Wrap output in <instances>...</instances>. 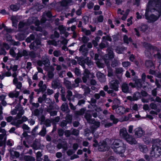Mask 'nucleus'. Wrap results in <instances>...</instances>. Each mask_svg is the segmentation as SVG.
<instances>
[{"mask_svg": "<svg viewBox=\"0 0 161 161\" xmlns=\"http://www.w3.org/2000/svg\"><path fill=\"white\" fill-rule=\"evenodd\" d=\"M37 64L40 66L44 65V69L45 70H48V68L51 66H50L49 60L47 56L42 57V60H39L37 61Z\"/></svg>", "mask_w": 161, "mask_h": 161, "instance_id": "obj_2", "label": "nucleus"}, {"mask_svg": "<svg viewBox=\"0 0 161 161\" xmlns=\"http://www.w3.org/2000/svg\"><path fill=\"white\" fill-rule=\"evenodd\" d=\"M107 52L108 53L107 55L108 56V58L111 59L114 57V53L110 48H108L107 49Z\"/></svg>", "mask_w": 161, "mask_h": 161, "instance_id": "obj_32", "label": "nucleus"}, {"mask_svg": "<svg viewBox=\"0 0 161 161\" xmlns=\"http://www.w3.org/2000/svg\"><path fill=\"white\" fill-rule=\"evenodd\" d=\"M81 31L86 35L89 36L91 34V31L90 30H87L86 28L81 27Z\"/></svg>", "mask_w": 161, "mask_h": 161, "instance_id": "obj_41", "label": "nucleus"}, {"mask_svg": "<svg viewBox=\"0 0 161 161\" xmlns=\"http://www.w3.org/2000/svg\"><path fill=\"white\" fill-rule=\"evenodd\" d=\"M153 3L154 4V6L157 8L158 4H161V0H153Z\"/></svg>", "mask_w": 161, "mask_h": 161, "instance_id": "obj_52", "label": "nucleus"}, {"mask_svg": "<svg viewBox=\"0 0 161 161\" xmlns=\"http://www.w3.org/2000/svg\"><path fill=\"white\" fill-rule=\"evenodd\" d=\"M67 93L66 97L69 101H70L71 99L70 97L72 95V93L71 91L68 90L67 91Z\"/></svg>", "mask_w": 161, "mask_h": 161, "instance_id": "obj_63", "label": "nucleus"}, {"mask_svg": "<svg viewBox=\"0 0 161 161\" xmlns=\"http://www.w3.org/2000/svg\"><path fill=\"white\" fill-rule=\"evenodd\" d=\"M129 134L125 128H123L121 129L119 131V136L120 137L125 139L129 136Z\"/></svg>", "mask_w": 161, "mask_h": 161, "instance_id": "obj_13", "label": "nucleus"}, {"mask_svg": "<svg viewBox=\"0 0 161 161\" xmlns=\"http://www.w3.org/2000/svg\"><path fill=\"white\" fill-rule=\"evenodd\" d=\"M13 84L16 86V88L19 90L21 89L22 86V83L18 81V79L13 80Z\"/></svg>", "mask_w": 161, "mask_h": 161, "instance_id": "obj_22", "label": "nucleus"}, {"mask_svg": "<svg viewBox=\"0 0 161 161\" xmlns=\"http://www.w3.org/2000/svg\"><path fill=\"white\" fill-rule=\"evenodd\" d=\"M35 38V36L33 35H31L30 36L26 39V41L28 42H30Z\"/></svg>", "mask_w": 161, "mask_h": 161, "instance_id": "obj_57", "label": "nucleus"}, {"mask_svg": "<svg viewBox=\"0 0 161 161\" xmlns=\"http://www.w3.org/2000/svg\"><path fill=\"white\" fill-rule=\"evenodd\" d=\"M85 62L86 63V64L89 66H91L93 65V63L91 61V60L88 59V58H87L85 59Z\"/></svg>", "mask_w": 161, "mask_h": 161, "instance_id": "obj_64", "label": "nucleus"}, {"mask_svg": "<svg viewBox=\"0 0 161 161\" xmlns=\"http://www.w3.org/2000/svg\"><path fill=\"white\" fill-rule=\"evenodd\" d=\"M24 159L26 161H35V158L31 156H25Z\"/></svg>", "mask_w": 161, "mask_h": 161, "instance_id": "obj_39", "label": "nucleus"}, {"mask_svg": "<svg viewBox=\"0 0 161 161\" xmlns=\"http://www.w3.org/2000/svg\"><path fill=\"white\" fill-rule=\"evenodd\" d=\"M113 110H115L117 114L122 115L125 113V108L123 106H120L117 107L116 105H113L112 107Z\"/></svg>", "mask_w": 161, "mask_h": 161, "instance_id": "obj_9", "label": "nucleus"}, {"mask_svg": "<svg viewBox=\"0 0 161 161\" xmlns=\"http://www.w3.org/2000/svg\"><path fill=\"white\" fill-rule=\"evenodd\" d=\"M135 135L138 137H140L144 135L145 132L141 128H137L135 129Z\"/></svg>", "mask_w": 161, "mask_h": 161, "instance_id": "obj_16", "label": "nucleus"}, {"mask_svg": "<svg viewBox=\"0 0 161 161\" xmlns=\"http://www.w3.org/2000/svg\"><path fill=\"white\" fill-rule=\"evenodd\" d=\"M122 64L124 67H127L130 65V63L128 61L124 62L122 63Z\"/></svg>", "mask_w": 161, "mask_h": 161, "instance_id": "obj_61", "label": "nucleus"}, {"mask_svg": "<svg viewBox=\"0 0 161 161\" xmlns=\"http://www.w3.org/2000/svg\"><path fill=\"white\" fill-rule=\"evenodd\" d=\"M46 95L45 94H43L42 97H40L38 98V102L42 103V102L45 100L46 98Z\"/></svg>", "mask_w": 161, "mask_h": 161, "instance_id": "obj_45", "label": "nucleus"}, {"mask_svg": "<svg viewBox=\"0 0 161 161\" xmlns=\"http://www.w3.org/2000/svg\"><path fill=\"white\" fill-rule=\"evenodd\" d=\"M101 123L102 124L104 125V126L105 127H108L111 126L113 125V124L111 123H107L105 124H104V121H102L101 122Z\"/></svg>", "mask_w": 161, "mask_h": 161, "instance_id": "obj_60", "label": "nucleus"}, {"mask_svg": "<svg viewBox=\"0 0 161 161\" xmlns=\"http://www.w3.org/2000/svg\"><path fill=\"white\" fill-rule=\"evenodd\" d=\"M57 148L59 149L63 148L64 150H66L67 148V144L64 142L59 143L57 145Z\"/></svg>", "mask_w": 161, "mask_h": 161, "instance_id": "obj_30", "label": "nucleus"}, {"mask_svg": "<svg viewBox=\"0 0 161 161\" xmlns=\"http://www.w3.org/2000/svg\"><path fill=\"white\" fill-rule=\"evenodd\" d=\"M19 94V92L18 91H15L10 92L8 95V96L10 98L17 97Z\"/></svg>", "mask_w": 161, "mask_h": 161, "instance_id": "obj_31", "label": "nucleus"}, {"mask_svg": "<svg viewBox=\"0 0 161 161\" xmlns=\"http://www.w3.org/2000/svg\"><path fill=\"white\" fill-rule=\"evenodd\" d=\"M53 103H52L49 104V105L47 110V112H50L51 111H52L53 110V109L54 107L53 106Z\"/></svg>", "mask_w": 161, "mask_h": 161, "instance_id": "obj_59", "label": "nucleus"}, {"mask_svg": "<svg viewBox=\"0 0 161 161\" xmlns=\"http://www.w3.org/2000/svg\"><path fill=\"white\" fill-rule=\"evenodd\" d=\"M90 74L89 71L87 69H85L83 74V76L82 77L83 81L84 83H86L87 82V79L89 77Z\"/></svg>", "mask_w": 161, "mask_h": 161, "instance_id": "obj_19", "label": "nucleus"}, {"mask_svg": "<svg viewBox=\"0 0 161 161\" xmlns=\"http://www.w3.org/2000/svg\"><path fill=\"white\" fill-rule=\"evenodd\" d=\"M97 76L99 80L102 82H104L106 81V78L105 75L100 72L97 73Z\"/></svg>", "mask_w": 161, "mask_h": 161, "instance_id": "obj_20", "label": "nucleus"}, {"mask_svg": "<svg viewBox=\"0 0 161 161\" xmlns=\"http://www.w3.org/2000/svg\"><path fill=\"white\" fill-rule=\"evenodd\" d=\"M72 3V0H64L61 2V5L63 6H66L70 5Z\"/></svg>", "mask_w": 161, "mask_h": 161, "instance_id": "obj_33", "label": "nucleus"}, {"mask_svg": "<svg viewBox=\"0 0 161 161\" xmlns=\"http://www.w3.org/2000/svg\"><path fill=\"white\" fill-rule=\"evenodd\" d=\"M27 55V53L25 50H24L22 52V54L20 53H19L17 54V57L19 58L21 57L22 56H25Z\"/></svg>", "mask_w": 161, "mask_h": 161, "instance_id": "obj_47", "label": "nucleus"}, {"mask_svg": "<svg viewBox=\"0 0 161 161\" xmlns=\"http://www.w3.org/2000/svg\"><path fill=\"white\" fill-rule=\"evenodd\" d=\"M11 19L12 21L13 26L17 27L18 22L19 20V17L18 16H13L11 17Z\"/></svg>", "mask_w": 161, "mask_h": 161, "instance_id": "obj_23", "label": "nucleus"}, {"mask_svg": "<svg viewBox=\"0 0 161 161\" xmlns=\"http://www.w3.org/2000/svg\"><path fill=\"white\" fill-rule=\"evenodd\" d=\"M110 140L108 139H106L105 141H101L99 143L98 149L99 151L105 152L107 151L109 148L107 142Z\"/></svg>", "mask_w": 161, "mask_h": 161, "instance_id": "obj_4", "label": "nucleus"}, {"mask_svg": "<svg viewBox=\"0 0 161 161\" xmlns=\"http://www.w3.org/2000/svg\"><path fill=\"white\" fill-rule=\"evenodd\" d=\"M161 15V4H158L157 8L153 3V0H150L145 14L146 18L150 22H154L157 20Z\"/></svg>", "mask_w": 161, "mask_h": 161, "instance_id": "obj_1", "label": "nucleus"}, {"mask_svg": "<svg viewBox=\"0 0 161 161\" xmlns=\"http://www.w3.org/2000/svg\"><path fill=\"white\" fill-rule=\"evenodd\" d=\"M119 81L117 80H111L109 83V88L115 91H118L119 90Z\"/></svg>", "mask_w": 161, "mask_h": 161, "instance_id": "obj_8", "label": "nucleus"}, {"mask_svg": "<svg viewBox=\"0 0 161 161\" xmlns=\"http://www.w3.org/2000/svg\"><path fill=\"white\" fill-rule=\"evenodd\" d=\"M7 139V134L6 131L0 134V141L4 144Z\"/></svg>", "mask_w": 161, "mask_h": 161, "instance_id": "obj_27", "label": "nucleus"}, {"mask_svg": "<svg viewBox=\"0 0 161 161\" xmlns=\"http://www.w3.org/2000/svg\"><path fill=\"white\" fill-rule=\"evenodd\" d=\"M124 143L119 139H115L111 145V148L114 150L117 147L122 146Z\"/></svg>", "mask_w": 161, "mask_h": 161, "instance_id": "obj_12", "label": "nucleus"}, {"mask_svg": "<svg viewBox=\"0 0 161 161\" xmlns=\"http://www.w3.org/2000/svg\"><path fill=\"white\" fill-rule=\"evenodd\" d=\"M58 29L60 31V34H64L65 33V36L67 37L68 36V33L67 32H65V30L64 28V27L63 26V25H61L58 26Z\"/></svg>", "mask_w": 161, "mask_h": 161, "instance_id": "obj_37", "label": "nucleus"}, {"mask_svg": "<svg viewBox=\"0 0 161 161\" xmlns=\"http://www.w3.org/2000/svg\"><path fill=\"white\" fill-rule=\"evenodd\" d=\"M10 155L11 157L13 158H18L20 156L19 153V152L13 150L11 151Z\"/></svg>", "mask_w": 161, "mask_h": 161, "instance_id": "obj_35", "label": "nucleus"}, {"mask_svg": "<svg viewBox=\"0 0 161 161\" xmlns=\"http://www.w3.org/2000/svg\"><path fill=\"white\" fill-rule=\"evenodd\" d=\"M78 61L79 64L82 66L83 68H85L84 65V63L85 62V59L84 60L83 58H79L78 59Z\"/></svg>", "mask_w": 161, "mask_h": 161, "instance_id": "obj_40", "label": "nucleus"}, {"mask_svg": "<svg viewBox=\"0 0 161 161\" xmlns=\"http://www.w3.org/2000/svg\"><path fill=\"white\" fill-rule=\"evenodd\" d=\"M98 57L99 55L97 54H95L94 59L96 60V64L98 67L103 68L104 66V64L102 63V60H100L98 58Z\"/></svg>", "mask_w": 161, "mask_h": 161, "instance_id": "obj_17", "label": "nucleus"}, {"mask_svg": "<svg viewBox=\"0 0 161 161\" xmlns=\"http://www.w3.org/2000/svg\"><path fill=\"white\" fill-rule=\"evenodd\" d=\"M145 65L147 67H151L152 68V69L154 68L153 63L151 60L146 61L145 62Z\"/></svg>", "mask_w": 161, "mask_h": 161, "instance_id": "obj_38", "label": "nucleus"}, {"mask_svg": "<svg viewBox=\"0 0 161 161\" xmlns=\"http://www.w3.org/2000/svg\"><path fill=\"white\" fill-rule=\"evenodd\" d=\"M129 12L130 10L128 9L124 13L123 10H122L120 8H118L117 10V14L118 15H122L121 19L123 20H125L126 19Z\"/></svg>", "mask_w": 161, "mask_h": 161, "instance_id": "obj_11", "label": "nucleus"}, {"mask_svg": "<svg viewBox=\"0 0 161 161\" xmlns=\"http://www.w3.org/2000/svg\"><path fill=\"white\" fill-rule=\"evenodd\" d=\"M38 86L39 87V89H36L34 90L35 92H37V94H39L41 92H43L46 90V85L45 84H43V82L42 81H40L39 82Z\"/></svg>", "mask_w": 161, "mask_h": 161, "instance_id": "obj_10", "label": "nucleus"}, {"mask_svg": "<svg viewBox=\"0 0 161 161\" xmlns=\"http://www.w3.org/2000/svg\"><path fill=\"white\" fill-rule=\"evenodd\" d=\"M111 121H113V123L116 124L118 122V119L116 118L114 116L113 114H111L109 117Z\"/></svg>", "mask_w": 161, "mask_h": 161, "instance_id": "obj_43", "label": "nucleus"}, {"mask_svg": "<svg viewBox=\"0 0 161 161\" xmlns=\"http://www.w3.org/2000/svg\"><path fill=\"white\" fill-rule=\"evenodd\" d=\"M102 40L104 42L105 40H107L111 42L112 41V38L111 37L108 35L103 36L102 37Z\"/></svg>", "mask_w": 161, "mask_h": 161, "instance_id": "obj_55", "label": "nucleus"}, {"mask_svg": "<svg viewBox=\"0 0 161 161\" xmlns=\"http://www.w3.org/2000/svg\"><path fill=\"white\" fill-rule=\"evenodd\" d=\"M23 122V121L21 119L18 120L17 121H13L11 123V124L14 125L15 126L17 127H19V125L22 124Z\"/></svg>", "mask_w": 161, "mask_h": 161, "instance_id": "obj_36", "label": "nucleus"}, {"mask_svg": "<svg viewBox=\"0 0 161 161\" xmlns=\"http://www.w3.org/2000/svg\"><path fill=\"white\" fill-rule=\"evenodd\" d=\"M85 117L88 123H90L92 121L91 119V116L90 114L88 113H86Z\"/></svg>", "mask_w": 161, "mask_h": 161, "instance_id": "obj_44", "label": "nucleus"}, {"mask_svg": "<svg viewBox=\"0 0 161 161\" xmlns=\"http://www.w3.org/2000/svg\"><path fill=\"white\" fill-rule=\"evenodd\" d=\"M28 22L29 24L35 23L36 26L39 25L40 24L39 21L36 18L34 17L29 18L28 19Z\"/></svg>", "mask_w": 161, "mask_h": 161, "instance_id": "obj_24", "label": "nucleus"}, {"mask_svg": "<svg viewBox=\"0 0 161 161\" xmlns=\"http://www.w3.org/2000/svg\"><path fill=\"white\" fill-rule=\"evenodd\" d=\"M140 97V94L139 92H136L133 95V99L135 100H137Z\"/></svg>", "mask_w": 161, "mask_h": 161, "instance_id": "obj_49", "label": "nucleus"}, {"mask_svg": "<svg viewBox=\"0 0 161 161\" xmlns=\"http://www.w3.org/2000/svg\"><path fill=\"white\" fill-rule=\"evenodd\" d=\"M123 40L124 42L127 44H128L130 42H131L132 41L131 38H128L126 35H125L124 36Z\"/></svg>", "mask_w": 161, "mask_h": 161, "instance_id": "obj_42", "label": "nucleus"}, {"mask_svg": "<svg viewBox=\"0 0 161 161\" xmlns=\"http://www.w3.org/2000/svg\"><path fill=\"white\" fill-rule=\"evenodd\" d=\"M84 110L83 109H81L79 111L75 112V114L77 115H83L84 113Z\"/></svg>", "mask_w": 161, "mask_h": 161, "instance_id": "obj_56", "label": "nucleus"}, {"mask_svg": "<svg viewBox=\"0 0 161 161\" xmlns=\"http://www.w3.org/2000/svg\"><path fill=\"white\" fill-rule=\"evenodd\" d=\"M52 86L53 88L56 89L58 87H61V85L58 80H54L52 82Z\"/></svg>", "mask_w": 161, "mask_h": 161, "instance_id": "obj_29", "label": "nucleus"}, {"mask_svg": "<svg viewBox=\"0 0 161 161\" xmlns=\"http://www.w3.org/2000/svg\"><path fill=\"white\" fill-rule=\"evenodd\" d=\"M123 71L124 70L122 68L119 67L115 68V72L117 74H122Z\"/></svg>", "mask_w": 161, "mask_h": 161, "instance_id": "obj_48", "label": "nucleus"}, {"mask_svg": "<svg viewBox=\"0 0 161 161\" xmlns=\"http://www.w3.org/2000/svg\"><path fill=\"white\" fill-rule=\"evenodd\" d=\"M138 147L140 151L143 153H146L148 151V149L147 147L145 145L139 143Z\"/></svg>", "mask_w": 161, "mask_h": 161, "instance_id": "obj_18", "label": "nucleus"}, {"mask_svg": "<svg viewBox=\"0 0 161 161\" xmlns=\"http://www.w3.org/2000/svg\"><path fill=\"white\" fill-rule=\"evenodd\" d=\"M89 38L87 36H83L81 38V40L84 43H87L89 41Z\"/></svg>", "mask_w": 161, "mask_h": 161, "instance_id": "obj_50", "label": "nucleus"}, {"mask_svg": "<svg viewBox=\"0 0 161 161\" xmlns=\"http://www.w3.org/2000/svg\"><path fill=\"white\" fill-rule=\"evenodd\" d=\"M128 143L131 145H135L137 144V141L132 136L129 135L125 139Z\"/></svg>", "mask_w": 161, "mask_h": 161, "instance_id": "obj_14", "label": "nucleus"}, {"mask_svg": "<svg viewBox=\"0 0 161 161\" xmlns=\"http://www.w3.org/2000/svg\"><path fill=\"white\" fill-rule=\"evenodd\" d=\"M143 141L146 144H148L151 142V139L149 137L144 136Z\"/></svg>", "mask_w": 161, "mask_h": 161, "instance_id": "obj_54", "label": "nucleus"}, {"mask_svg": "<svg viewBox=\"0 0 161 161\" xmlns=\"http://www.w3.org/2000/svg\"><path fill=\"white\" fill-rule=\"evenodd\" d=\"M135 85L139 87H141L142 84L141 80L140 79L136 80L135 81Z\"/></svg>", "mask_w": 161, "mask_h": 161, "instance_id": "obj_51", "label": "nucleus"}, {"mask_svg": "<svg viewBox=\"0 0 161 161\" xmlns=\"http://www.w3.org/2000/svg\"><path fill=\"white\" fill-rule=\"evenodd\" d=\"M68 42L67 40L65 39H63L62 41H56L55 40H49L47 41V43L49 45H52L54 46H58L60 47L61 46V44L66 45Z\"/></svg>", "mask_w": 161, "mask_h": 161, "instance_id": "obj_6", "label": "nucleus"}, {"mask_svg": "<svg viewBox=\"0 0 161 161\" xmlns=\"http://www.w3.org/2000/svg\"><path fill=\"white\" fill-rule=\"evenodd\" d=\"M46 134V129L44 127V126H43L41 130L39 133V135L42 136H44Z\"/></svg>", "mask_w": 161, "mask_h": 161, "instance_id": "obj_46", "label": "nucleus"}, {"mask_svg": "<svg viewBox=\"0 0 161 161\" xmlns=\"http://www.w3.org/2000/svg\"><path fill=\"white\" fill-rule=\"evenodd\" d=\"M148 29L147 26L146 25H142L141 26L140 30L143 32H145Z\"/></svg>", "mask_w": 161, "mask_h": 161, "instance_id": "obj_58", "label": "nucleus"}, {"mask_svg": "<svg viewBox=\"0 0 161 161\" xmlns=\"http://www.w3.org/2000/svg\"><path fill=\"white\" fill-rule=\"evenodd\" d=\"M100 122L99 121H95L91 127V131L93 133H94V131L100 125Z\"/></svg>", "mask_w": 161, "mask_h": 161, "instance_id": "obj_28", "label": "nucleus"}, {"mask_svg": "<svg viewBox=\"0 0 161 161\" xmlns=\"http://www.w3.org/2000/svg\"><path fill=\"white\" fill-rule=\"evenodd\" d=\"M25 112L23 108L20 105H18V113L16 115V117L17 119L20 118L21 116L23 115Z\"/></svg>", "mask_w": 161, "mask_h": 161, "instance_id": "obj_25", "label": "nucleus"}, {"mask_svg": "<svg viewBox=\"0 0 161 161\" xmlns=\"http://www.w3.org/2000/svg\"><path fill=\"white\" fill-rule=\"evenodd\" d=\"M151 156L157 158L161 155V148L158 146L153 144L152 146V150L150 153Z\"/></svg>", "mask_w": 161, "mask_h": 161, "instance_id": "obj_3", "label": "nucleus"}, {"mask_svg": "<svg viewBox=\"0 0 161 161\" xmlns=\"http://www.w3.org/2000/svg\"><path fill=\"white\" fill-rule=\"evenodd\" d=\"M20 7L19 4H12L10 6V8L13 11H16L19 9Z\"/></svg>", "mask_w": 161, "mask_h": 161, "instance_id": "obj_34", "label": "nucleus"}, {"mask_svg": "<svg viewBox=\"0 0 161 161\" xmlns=\"http://www.w3.org/2000/svg\"><path fill=\"white\" fill-rule=\"evenodd\" d=\"M121 87L122 90L123 92L127 93L129 92V86L127 83L125 82L123 83Z\"/></svg>", "mask_w": 161, "mask_h": 161, "instance_id": "obj_21", "label": "nucleus"}, {"mask_svg": "<svg viewBox=\"0 0 161 161\" xmlns=\"http://www.w3.org/2000/svg\"><path fill=\"white\" fill-rule=\"evenodd\" d=\"M64 83L68 88L69 89H71V83L68 80H66L65 81Z\"/></svg>", "mask_w": 161, "mask_h": 161, "instance_id": "obj_62", "label": "nucleus"}, {"mask_svg": "<svg viewBox=\"0 0 161 161\" xmlns=\"http://www.w3.org/2000/svg\"><path fill=\"white\" fill-rule=\"evenodd\" d=\"M143 46L147 49L145 51V53L146 56L148 57H150L151 55V54L150 51L151 50L158 51V49L155 46H152L150 44L144 42L143 44Z\"/></svg>", "mask_w": 161, "mask_h": 161, "instance_id": "obj_5", "label": "nucleus"}, {"mask_svg": "<svg viewBox=\"0 0 161 161\" xmlns=\"http://www.w3.org/2000/svg\"><path fill=\"white\" fill-rule=\"evenodd\" d=\"M126 148V145L124 144L122 146L117 147L113 150L115 153L119 154L121 157H125L124 153L125 151Z\"/></svg>", "mask_w": 161, "mask_h": 161, "instance_id": "obj_7", "label": "nucleus"}, {"mask_svg": "<svg viewBox=\"0 0 161 161\" xmlns=\"http://www.w3.org/2000/svg\"><path fill=\"white\" fill-rule=\"evenodd\" d=\"M79 51L83 56H86L88 53V50L86 47L85 45L83 44L80 47Z\"/></svg>", "mask_w": 161, "mask_h": 161, "instance_id": "obj_15", "label": "nucleus"}, {"mask_svg": "<svg viewBox=\"0 0 161 161\" xmlns=\"http://www.w3.org/2000/svg\"><path fill=\"white\" fill-rule=\"evenodd\" d=\"M54 69L53 67L51 66L48 68V70H46L48 71V77L49 78L52 79L54 76L53 72L54 71Z\"/></svg>", "mask_w": 161, "mask_h": 161, "instance_id": "obj_26", "label": "nucleus"}, {"mask_svg": "<svg viewBox=\"0 0 161 161\" xmlns=\"http://www.w3.org/2000/svg\"><path fill=\"white\" fill-rule=\"evenodd\" d=\"M18 105H17L16 106L15 108L11 112V113L12 115H15L17 114L18 112Z\"/></svg>", "mask_w": 161, "mask_h": 161, "instance_id": "obj_53", "label": "nucleus"}]
</instances>
